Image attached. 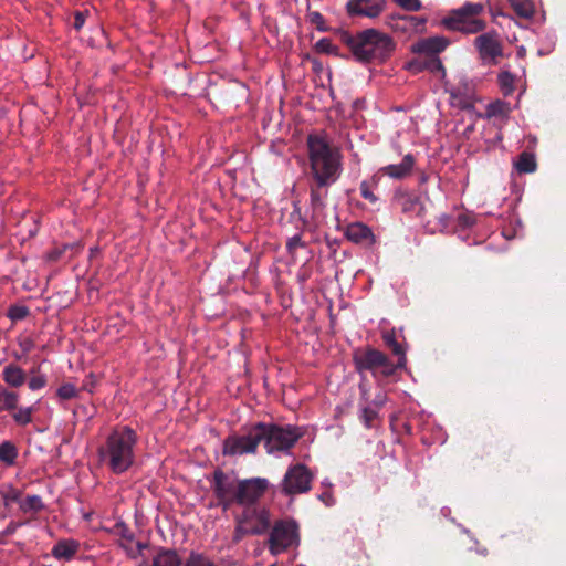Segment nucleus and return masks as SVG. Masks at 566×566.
Returning <instances> with one entry per match:
<instances>
[{
	"label": "nucleus",
	"mask_w": 566,
	"mask_h": 566,
	"mask_svg": "<svg viewBox=\"0 0 566 566\" xmlns=\"http://www.w3.org/2000/svg\"><path fill=\"white\" fill-rule=\"evenodd\" d=\"M311 176L321 185H333L342 171V155L324 135L311 134L307 137Z\"/></svg>",
	"instance_id": "obj_1"
},
{
	"label": "nucleus",
	"mask_w": 566,
	"mask_h": 566,
	"mask_svg": "<svg viewBox=\"0 0 566 566\" xmlns=\"http://www.w3.org/2000/svg\"><path fill=\"white\" fill-rule=\"evenodd\" d=\"M136 432L125 426L114 429L98 449L99 461L114 474L126 472L135 461Z\"/></svg>",
	"instance_id": "obj_2"
},
{
	"label": "nucleus",
	"mask_w": 566,
	"mask_h": 566,
	"mask_svg": "<svg viewBox=\"0 0 566 566\" xmlns=\"http://www.w3.org/2000/svg\"><path fill=\"white\" fill-rule=\"evenodd\" d=\"M343 42L349 48L354 57L363 63L384 62L394 52L396 44L386 33L376 29H366L355 34L345 33Z\"/></svg>",
	"instance_id": "obj_3"
},
{
	"label": "nucleus",
	"mask_w": 566,
	"mask_h": 566,
	"mask_svg": "<svg viewBox=\"0 0 566 566\" xmlns=\"http://www.w3.org/2000/svg\"><path fill=\"white\" fill-rule=\"evenodd\" d=\"M256 429H260L259 433L262 436L266 452L270 454L290 453L291 449L303 436L300 428L291 424L277 426L259 422L256 423Z\"/></svg>",
	"instance_id": "obj_4"
},
{
	"label": "nucleus",
	"mask_w": 566,
	"mask_h": 566,
	"mask_svg": "<svg viewBox=\"0 0 566 566\" xmlns=\"http://www.w3.org/2000/svg\"><path fill=\"white\" fill-rule=\"evenodd\" d=\"M353 361L358 374L370 373L376 379L388 378L397 370L395 363L385 353L373 347L355 349Z\"/></svg>",
	"instance_id": "obj_5"
},
{
	"label": "nucleus",
	"mask_w": 566,
	"mask_h": 566,
	"mask_svg": "<svg viewBox=\"0 0 566 566\" xmlns=\"http://www.w3.org/2000/svg\"><path fill=\"white\" fill-rule=\"evenodd\" d=\"M301 543L300 526L293 518L276 521L270 532L268 548L272 555L297 549Z\"/></svg>",
	"instance_id": "obj_6"
},
{
	"label": "nucleus",
	"mask_w": 566,
	"mask_h": 566,
	"mask_svg": "<svg viewBox=\"0 0 566 566\" xmlns=\"http://www.w3.org/2000/svg\"><path fill=\"white\" fill-rule=\"evenodd\" d=\"M483 7L480 3H467L442 20V24L451 31L474 34L485 28V22L478 18Z\"/></svg>",
	"instance_id": "obj_7"
},
{
	"label": "nucleus",
	"mask_w": 566,
	"mask_h": 566,
	"mask_svg": "<svg viewBox=\"0 0 566 566\" xmlns=\"http://www.w3.org/2000/svg\"><path fill=\"white\" fill-rule=\"evenodd\" d=\"M259 430L254 424L244 434L232 433L228 436L222 442V454L231 458L254 454L262 441Z\"/></svg>",
	"instance_id": "obj_8"
},
{
	"label": "nucleus",
	"mask_w": 566,
	"mask_h": 566,
	"mask_svg": "<svg viewBox=\"0 0 566 566\" xmlns=\"http://www.w3.org/2000/svg\"><path fill=\"white\" fill-rule=\"evenodd\" d=\"M211 486L218 505L224 511L235 503L239 481L234 476L217 469L212 474Z\"/></svg>",
	"instance_id": "obj_9"
},
{
	"label": "nucleus",
	"mask_w": 566,
	"mask_h": 566,
	"mask_svg": "<svg viewBox=\"0 0 566 566\" xmlns=\"http://www.w3.org/2000/svg\"><path fill=\"white\" fill-rule=\"evenodd\" d=\"M313 475L306 465L297 463L287 469L281 483V490L286 495L306 493L311 490Z\"/></svg>",
	"instance_id": "obj_10"
},
{
	"label": "nucleus",
	"mask_w": 566,
	"mask_h": 566,
	"mask_svg": "<svg viewBox=\"0 0 566 566\" xmlns=\"http://www.w3.org/2000/svg\"><path fill=\"white\" fill-rule=\"evenodd\" d=\"M450 95V104L462 111L472 112L478 101L475 84L467 77H461L458 83L447 88Z\"/></svg>",
	"instance_id": "obj_11"
},
{
	"label": "nucleus",
	"mask_w": 566,
	"mask_h": 566,
	"mask_svg": "<svg viewBox=\"0 0 566 566\" xmlns=\"http://www.w3.org/2000/svg\"><path fill=\"white\" fill-rule=\"evenodd\" d=\"M269 488V481L263 478H252L239 481L235 503L248 507L261 499Z\"/></svg>",
	"instance_id": "obj_12"
},
{
	"label": "nucleus",
	"mask_w": 566,
	"mask_h": 566,
	"mask_svg": "<svg viewBox=\"0 0 566 566\" xmlns=\"http://www.w3.org/2000/svg\"><path fill=\"white\" fill-rule=\"evenodd\" d=\"M241 517L250 527L251 535H261L270 527L271 515L264 507L249 506L243 511Z\"/></svg>",
	"instance_id": "obj_13"
},
{
	"label": "nucleus",
	"mask_w": 566,
	"mask_h": 566,
	"mask_svg": "<svg viewBox=\"0 0 566 566\" xmlns=\"http://www.w3.org/2000/svg\"><path fill=\"white\" fill-rule=\"evenodd\" d=\"M386 0H348L346 11L349 17L377 18L386 7Z\"/></svg>",
	"instance_id": "obj_14"
},
{
	"label": "nucleus",
	"mask_w": 566,
	"mask_h": 566,
	"mask_svg": "<svg viewBox=\"0 0 566 566\" xmlns=\"http://www.w3.org/2000/svg\"><path fill=\"white\" fill-rule=\"evenodd\" d=\"M392 202L403 213H416L418 217L423 216L424 207L420 197L415 192L397 189L394 193Z\"/></svg>",
	"instance_id": "obj_15"
},
{
	"label": "nucleus",
	"mask_w": 566,
	"mask_h": 566,
	"mask_svg": "<svg viewBox=\"0 0 566 566\" xmlns=\"http://www.w3.org/2000/svg\"><path fill=\"white\" fill-rule=\"evenodd\" d=\"M449 45V41L444 36H431L417 41L411 45L413 53L423 55V57L438 56Z\"/></svg>",
	"instance_id": "obj_16"
},
{
	"label": "nucleus",
	"mask_w": 566,
	"mask_h": 566,
	"mask_svg": "<svg viewBox=\"0 0 566 566\" xmlns=\"http://www.w3.org/2000/svg\"><path fill=\"white\" fill-rule=\"evenodd\" d=\"M331 185H321L319 181H312L310 185V208L313 218H318L325 209V199L327 198V188Z\"/></svg>",
	"instance_id": "obj_17"
},
{
	"label": "nucleus",
	"mask_w": 566,
	"mask_h": 566,
	"mask_svg": "<svg viewBox=\"0 0 566 566\" xmlns=\"http://www.w3.org/2000/svg\"><path fill=\"white\" fill-rule=\"evenodd\" d=\"M416 159L413 155L407 154L401 163L381 167L378 172L394 179H403L409 176L413 169Z\"/></svg>",
	"instance_id": "obj_18"
},
{
	"label": "nucleus",
	"mask_w": 566,
	"mask_h": 566,
	"mask_svg": "<svg viewBox=\"0 0 566 566\" xmlns=\"http://www.w3.org/2000/svg\"><path fill=\"white\" fill-rule=\"evenodd\" d=\"M475 45L483 59L495 60L502 56V46L495 36L484 33L475 39Z\"/></svg>",
	"instance_id": "obj_19"
},
{
	"label": "nucleus",
	"mask_w": 566,
	"mask_h": 566,
	"mask_svg": "<svg viewBox=\"0 0 566 566\" xmlns=\"http://www.w3.org/2000/svg\"><path fill=\"white\" fill-rule=\"evenodd\" d=\"M346 237L349 241L359 244L370 245L375 238L369 227L364 223L356 222L348 226Z\"/></svg>",
	"instance_id": "obj_20"
},
{
	"label": "nucleus",
	"mask_w": 566,
	"mask_h": 566,
	"mask_svg": "<svg viewBox=\"0 0 566 566\" xmlns=\"http://www.w3.org/2000/svg\"><path fill=\"white\" fill-rule=\"evenodd\" d=\"M181 557L175 549L161 548L153 558L151 565L147 562L139 564L138 566H181Z\"/></svg>",
	"instance_id": "obj_21"
},
{
	"label": "nucleus",
	"mask_w": 566,
	"mask_h": 566,
	"mask_svg": "<svg viewBox=\"0 0 566 566\" xmlns=\"http://www.w3.org/2000/svg\"><path fill=\"white\" fill-rule=\"evenodd\" d=\"M78 551V543L73 539L59 541L52 548L51 554L59 560H71Z\"/></svg>",
	"instance_id": "obj_22"
},
{
	"label": "nucleus",
	"mask_w": 566,
	"mask_h": 566,
	"mask_svg": "<svg viewBox=\"0 0 566 566\" xmlns=\"http://www.w3.org/2000/svg\"><path fill=\"white\" fill-rule=\"evenodd\" d=\"M415 21L413 15L391 14L387 25L394 31L402 34L412 33L410 22Z\"/></svg>",
	"instance_id": "obj_23"
},
{
	"label": "nucleus",
	"mask_w": 566,
	"mask_h": 566,
	"mask_svg": "<svg viewBox=\"0 0 566 566\" xmlns=\"http://www.w3.org/2000/svg\"><path fill=\"white\" fill-rule=\"evenodd\" d=\"M3 379L11 387H21L25 381L24 371L17 365L10 364L3 369Z\"/></svg>",
	"instance_id": "obj_24"
},
{
	"label": "nucleus",
	"mask_w": 566,
	"mask_h": 566,
	"mask_svg": "<svg viewBox=\"0 0 566 566\" xmlns=\"http://www.w3.org/2000/svg\"><path fill=\"white\" fill-rule=\"evenodd\" d=\"M515 14L522 19H532L535 13V6L532 0H506Z\"/></svg>",
	"instance_id": "obj_25"
},
{
	"label": "nucleus",
	"mask_w": 566,
	"mask_h": 566,
	"mask_svg": "<svg viewBox=\"0 0 566 566\" xmlns=\"http://www.w3.org/2000/svg\"><path fill=\"white\" fill-rule=\"evenodd\" d=\"M515 169L520 174H532L536 170L537 164L535 156L532 153L523 151L520 154L514 164Z\"/></svg>",
	"instance_id": "obj_26"
},
{
	"label": "nucleus",
	"mask_w": 566,
	"mask_h": 566,
	"mask_svg": "<svg viewBox=\"0 0 566 566\" xmlns=\"http://www.w3.org/2000/svg\"><path fill=\"white\" fill-rule=\"evenodd\" d=\"M44 509V503L42 501V497L40 495L33 494L28 495L24 499H21V502L19 504V510L24 513H39Z\"/></svg>",
	"instance_id": "obj_27"
},
{
	"label": "nucleus",
	"mask_w": 566,
	"mask_h": 566,
	"mask_svg": "<svg viewBox=\"0 0 566 566\" xmlns=\"http://www.w3.org/2000/svg\"><path fill=\"white\" fill-rule=\"evenodd\" d=\"M18 455L19 451L13 442L6 440L0 443V462L11 467L15 463Z\"/></svg>",
	"instance_id": "obj_28"
},
{
	"label": "nucleus",
	"mask_w": 566,
	"mask_h": 566,
	"mask_svg": "<svg viewBox=\"0 0 566 566\" xmlns=\"http://www.w3.org/2000/svg\"><path fill=\"white\" fill-rule=\"evenodd\" d=\"M19 395L8 389H0V411H14L19 403Z\"/></svg>",
	"instance_id": "obj_29"
},
{
	"label": "nucleus",
	"mask_w": 566,
	"mask_h": 566,
	"mask_svg": "<svg viewBox=\"0 0 566 566\" xmlns=\"http://www.w3.org/2000/svg\"><path fill=\"white\" fill-rule=\"evenodd\" d=\"M67 250L72 251V254H71V256H72L73 254H76L82 250V245H81V243L76 242V243H72V244H63L62 247H55L51 251L48 252L46 259L51 262H56L62 258V255Z\"/></svg>",
	"instance_id": "obj_30"
},
{
	"label": "nucleus",
	"mask_w": 566,
	"mask_h": 566,
	"mask_svg": "<svg viewBox=\"0 0 566 566\" xmlns=\"http://www.w3.org/2000/svg\"><path fill=\"white\" fill-rule=\"evenodd\" d=\"M3 505L6 507L10 506L12 503L20 504L22 499V491L12 485H6L0 492Z\"/></svg>",
	"instance_id": "obj_31"
},
{
	"label": "nucleus",
	"mask_w": 566,
	"mask_h": 566,
	"mask_svg": "<svg viewBox=\"0 0 566 566\" xmlns=\"http://www.w3.org/2000/svg\"><path fill=\"white\" fill-rule=\"evenodd\" d=\"M499 85L504 96H509L514 92L515 76L509 71H502L497 76Z\"/></svg>",
	"instance_id": "obj_32"
},
{
	"label": "nucleus",
	"mask_w": 566,
	"mask_h": 566,
	"mask_svg": "<svg viewBox=\"0 0 566 566\" xmlns=\"http://www.w3.org/2000/svg\"><path fill=\"white\" fill-rule=\"evenodd\" d=\"M33 411H34L33 407H21V408L17 407V409L14 411H11L12 419L19 426H27V424L31 423V421H32Z\"/></svg>",
	"instance_id": "obj_33"
},
{
	"label": "nucleus",
	"mask_w": 566,
	"mask_h": 566,
	"mask_svg": "<svg viewBox=\"0 0 566 566\" xmlns=\"http://www.w3.org/2000/svg\"><path fill=\"white\" fill-rule=\"evenodd\" d=\"M182 566H216L214 563L206 555L191 552Z\"/></svg>",
	"instance_id": "obj_34"
},
{
	"label": "nucleus",
	"mask_w": 566,
	"mask_h": 566,
	"mask_svg": "<svg viewBox=\"0 0 566 566\" xmlns=\"http://www.w3.org/2000/svg\"><path fill=\"white\" fill-rule=\"evenodd\" d=\"M389 348L392 350L394 355L398 357V361L395 364L397 369H405L407 366L406 348L398 342Z\"/></svg>",
	"instance_id": "obj_35"
},
{
	"label": "nucleus",
	"mask_w": 566,
	"mask_h": 566,
	"mask_svg": "<svg viewBox=\"0 0 566 566\" xmlns=\"http://www.w3.org/2000/svg\"><path fill=\"white\" fill-rule=\"evenodd\" d=\"M378 417V411L376 409H373L371 407H364L360 411V420L363 421L364 426L367 429H370L373 427L374 421Z\"/></svg>",
	"instance_id": "obj_36"
},
{
	"label": "nucleus",
	"mask_w": 566,
	"mask_h": 566,
	"mask_svg": "<svg viewBox=\"0 0 566 566\" xmlns=\"http://www.w3.org/2000/svg\"><path fill=\"white\" fill-rule=\"evenodd\" d=\"M247 535H251L250 527L245 524L242 517H238L237 526L233 534V542L239 543Z\"/></svg>",
	"instance_id": "obj_37"
},
{
	"label": "nucleus",
	"mask_w": 566,
	"mask_h": 566,
	"mask_svg": "<svg viewBox=\"0 0 566 566\" xmlns=\"http://www.w3.org/2000/svg\"><path fill=\"white\" fill-rule=\"evenodd\" d=\"M31 313L25 305H12L9 307L7 318H25Z\"/></svg>",
	"instance_id": "obj_38"
},
{
	"label": "nucleus",
	"mask_w": 566,
	"mask_h": 566,
	"mask_svg": "<svg viewBox=\"0 0 566 566\" xmlns=\"http://www.w3.org/2000/svg\"><path fill=\"white\" fill-rule=\"evenodd\" d=\"M506 109H507V107L504 102L496 101L494 103L489 104L488 109H486V115L489 117L502 116L506 113Z\"/></svg>",
	"instance_id": "obj_39"
},
{
	"label": "nucleus",
	"mask_w": 566,
	"mask_h": 566,
	"mask_svg": "<svg viewBox=\"0 0 566 566\" xmlns=\"http://www.w3.org/2000/svg\"><path fill=\"white\" fill-rule=\"evenodd\" d=\"M359 190H360V196L369 201L370 203H376L378 201V198L377 196L371 190V186L369 185L368 181L364 180L360 182V186H359Z\"/></svg>",
	"instance_id": "obj_40"
},
{
	"label": "nucleus",
	"mask_w": 566,
	"mask_h": 566,
	"mask_svg": "<svg viewBox=\"0 0 566 566\" xmlns=\"http://www.w3.org/2000/svg\"><path fill=\"white\" fill-rule=\"evenodd\" d=\"M77 395V389L72 384H64L57 389V396L61 399L67 400L72 399Z\"/></svg>",
	"instance_id": "obj_41"
},
{
	"label": "nucleus",
	"mask_w": 566,
	"mask_h": 566,
	"mask_svg": "<svg viewBox=\"0 0 566 566\" xmlns=\"http://www.w3.org/2000/svg\"><path fill=\"white\" fill-rule=\"evenodd\" d=\"M426 70H429L432 73H444L443 64L438 56L426 57Z\"/></svg>",
	"instance_id": "obj_42"
},
{
	"label": "nucleus",
	"mask_w": 566,
	"mask_h": 566,
	"mask_svg": "<svg viewBox=\"0 0 566 566\" xmlns=\"http://www.w3.org/2000/svg\"><path fill=\"white\" fill-rule=\"evenodd\" d=\"M398 6L407 11H419L422 8L420 0H394Z\"/></svg>",
	"instance_id": "obj_43"
},
{
	"label": "nucleus",
	"mask_w": 566,
	"mask_h": 566,
	"mask_svg": "<svg viewBox=\"0 0 566 566\" xmlns=\"http://www.w3.org/2000/svg\"><path fill=\"white\" fill-rule=\"evenodd\" d=\"M308 20L312 24H314L316 27L317 30L326 31L325 19L319 12H317V11L310 12Z\"/></svg>",
	"instance_id": "obj_44"
},
{
	"label": "nucleus",
	"mask_w": 566,
	"mask_h": 566,
	"mask_svg": "<svg viewBox=\"0 0 566 566\" xmlns=\"http://www.w3.org/2000/svg\"><path fill=\"white\" fill-rule=\"evenodd\" d=\"M305 243L302 241L301 234H295L290 238L286 242V249L291 255H294L295 250L300 247H304Z\"/></svg>",
	"instance_id": "obj_45"
},
{
	"label": "nucleus",
	"mask_w": 566,
	"mask_h": 566,
	"mask_svg": "<svg viewBox=\"0 0 566 566\" xmlns=\"http://www.w3.org/2000/svg\"><path fill=\"white\" fill-rule=\"evenodd\" d=\"M27 522L11 521L7 527L0 532V537H7L13 535L20 527L25 525Z\"/></svg>",
	"instance_id": "obj_46"
},
{
	"label": "nucleus",
	"mask_w": 566,
	"mask_h": 566,
	"mask_svg": "<svg viewBox=\"0 0 566 566\" xmlns=\"http://www.w3.org/2000/svg\"><path fill=\"white\" fill-rule=\"evenodd\" d=\"M46 384V378L43 376V375H39V376H33L30 380H29V388L31 390H39L41 388H43Z\"/></svg>",
	"instance_id": "obj_47"
},
{
	"label": "nucleus",
	"mask_w": 566,
	"mask_h": 566,
	"mask_svg": "<svg viewBox=\"0 0 566 566\" xmlns=\"http://www.w3.org/2000/svg\"><path fill=\"white\" fill-rule=\"evenodd\" d=\"M408 70H410L413 73H419L423 70H426V57L416 59L408 63Z\"/></svg>",
	"instance_id": "obj_48"
},
{
	"label": "nucleus",
	"mask_w": 566,
	"mask_h": 566,
	"mask_svg": "<svg viewBox=\"0 0 566 566\" xmlns=\"http://www.w3.org/2000/svg\"><path fill=\"white\" fill-rule=\"evenodd\" d=\"M413 19L415 21L410 22L412 33L422 32L427 23V18L413 15Z\"/></svg>",
	"instance_id": "obj_49"
},
{
	"label": "nucleus",
	"mask_w": 566,
	"mask_h": 566,
	"mask_svg": "<svg viewBox=\"0 0 566 566\" xmlns=\"http://www.w3.org/2000/svg\"><path fill=\"white\" fill-rule=\"evenodd\" d=\"M316 49L319 51V52H324V53H331L334 49V45L332 43V41L329 39H321L317 43H316Z\"/></svg>",
	"instance_id": "obj_50"
},
{
	"label": "nucleus",
	"mask_w": 566,
	"mask_h": 566,
	"mask_svg": "<svg viewBox=\"0 0 566 566\" xmlns=\"http://www.w3.org/2000/svg\"><path fill=\"white\" fill-rule=\"evenodd\" d=\"M87 11H76L74 14V23L73 27L76 30L82 29L85 23Z\"/></svg>",
	"instance_id": "obj_51"
},
{
	"label": "nucleus",
	"mask_w": 566,
	"mask_h": 566,
	"mask_svg": "<svg viewBox=\"0 0 566 566\" xmlns=\"http://www.w3.org/2000/svg\"><path fill=\"white\" fill-rule=\"evenodd\" d=\"M319 500L324 502L327 506H332L335 504V497L331 490H326L318 495Z\"/></svg>",
	"instance_id": "obj_52"
},
{
	"label": "nucleus",
	"mask_w": 566,
	"mask_h": 566,
	"mask_svg": "<svg viewBox=\"0 0 566 566\" xmlns=\"http://www.w3.org/2000/svg\"><path fill=\"white\" fill-rule=\"evenodd\" d=\"M382 339L385 342V344L388 346V347H391L394 344L397 343V339H396V335H395V332L391 331V332H385L382 334Z\"/></svg>",
	"instance_id": "obj_53"
},
{
	"label": "nucleus",
	"mask_w": 566,
	"mask_h": 566,
	"mask_svg": "<svg viewBox=\"0 0 566 566\" xmlns=\"http://www.w3.org/2000/svg\"><path fill=\"white\" fill-rule=\"evenodd\" d=\"M19 345L24 353L32 350V348L34 347L33 342L29 337L20 339Z\"/></svg>",
	"instance_id": "obj_54"
},
{
	"label": "nucleus",
	"mask_w": 566,
	"mask_h": 566,
	"mask_svg": "<svg viewBox=\"0 0 566 566\" xmlns=\"http://www.w3.org/2000/svg\"><path fill=\"white\" fill-rule=\"evenodd\" d=\"M458 221L462 227H471L474 222L473 218L467 214H460Z\"/></svg>",
	"instance_id": "obj_55"
},
{
	"label": "nucleus",
	"mask_w": 566,
	"mask_h": 566,
	"mask_svg": "<svg viewBox=\"0 0 566 566\" xmlns=\"http://www.w3.org/2000/svg\"><path fill=\"white\" fill-rule=\"evenodd\" d=\"M385 402H386V395H377L374 400V405L377 408H380Z\"/></svg>",
	"instance_id": "obj_56"
},
{
	"label": "nucleus",
	"mask_w": 566,
	"mask_h": 566,
	"mask_svg": "<svg viewBox=\"0 0 566 566\" xmlns=\"http://www.w3.org/2000/svg\"><path fill=\"white\" fill-rule=\"evenodd\" d=\"M308 277V273L305 269H301L300 272L297 273V279L298 281L301 282H305Z\"/></svg>",
	"instance_id": "obj_57"
},
{
	"label": "nucleus",
	"mask_w": 566,
	"mask_h": 566,
	"mask_svg": "<svg viewBox=\"0 0 566 566\" xmlns=\"http://www.w3.org/2000/svg\"><path fill=\"white\" fill-rule=\"evenodd\" d=\"M136 546H137L138 552H142L144 548H146V547H147V544H144V543L137 542V543H136Z\"/></svg>",
	"instance_id": "obj_58"
},
{
	"label": "nucleus",
	"mask_w": 566,
	"mask_h": 566,
	"mask_svg": "<svg viewBox=\"0 0 566 566\" xmlns=\"http://www.w3.org/2000/svg\"><path fill=\"white\" fill-rule=\"evenodd\" d=\"M123 536H124L125 538L129 539V541H132V539H133V535H132V534L126 535V532H123Z\"/></svg>",
	"instance_id": "obj_59"
},
{
	"label": "nucleus",
	"mask_w": 566,
	"mask_h": 566,
	"mask_svg": "<svg viewBox=\"0 0 566 566\" xmlns=\"http://www.w3.org/2000/svg\"><path fill=\"white\" fill-rule=\"evenodd\" d=\"M323 484H324V485H326V486H328V488H331V486H332V484H331L329 482H327V481H324V482H323Z\"/></svg>",
	"instance_id": "obj_60"
},
{
	"label": "nucleus",
	"mask_w": 566,
	"mask_h": 566,
	"mask_svg": "<svg viewBox=\"0 0 566 566\" xmlns=\"http://www.w3.org/2000/svg\"><path fill=\"white\" fill-rule=\"evenodd\" d=\"M373 182H374L375 185L377 184L376 176H374V178H373Z\"/></svg>",
	"instance_id": "obj_61"
}]
</instances>
